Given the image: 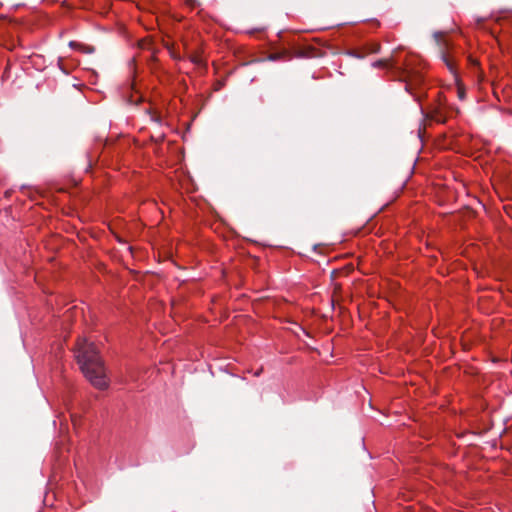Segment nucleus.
<instances>
[{"label": "nucleus", "mask_w": 512, "mask_h": 512, "mask_svg": "<svg viewBox=\"0 0 512 512\" xmlns=\"http://www.w3.org/2000/svg\"><path fill=\"white\" fill-rule=\"evenodd\" d=\"M385 65H386V61H384V60H380V61L373 63V66H375V67H381V66H385Z\"/></svg>", "instance_id": "2"}, {"label": "nucleus", "mask_w": 512, "mask_h": 512, "mask_svg": "<svg viewBox=\"0 0 512 512\" xmlns=\"http://www.w3.org/2000/svg\"><path fill=\"white\" fill-rule=\"evenodd\" d=\"M447 65H448V67H449V70H451V71H452V69H453V68H452V66H450V64H447Z\"/></svg>", "instance_id": "4"}, {"label": "nucleus", "mask_w": 512, "mask_h": 512, "mask_svg": "<svg viewBox=\"0 0 512 512\" xmlns=\"http://www.w3.org/2000/svg\"><path fill=\"white\" fill-rule=\"evenodd\" d=\"M379 45H376L375 48L372 50L373 52H378L379 51Z\"/></svg>", "instance_id": "3"}, {"label": "nucleus", "mask_w": 512, "mask_h": 512, "mask_svg": "<svg viewBox=\"0 0 512 512\" xmlns=\"http://www.w3.org/2000/svg\"><path fill=\"white\" fill-rule=\"evenodd\" d=\"M74 353L83 374L90 383L98 389L106 388L109 380L95 345L89 343L86 338H79Z\"/></svg>", "instance_id": "1"}]
</instances>
